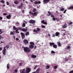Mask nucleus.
I'll return each instance as SVG.
<instances>
[{
	"mask_svg": "<svg viewBox=\"0 0 73 73\" xmlns=\"http://www.w3.org/2000/svg\"><path fill=\"white\" fill-rule=\"evenodd\" d=\"M36 57L37 56H36V55H35L34 54H32L31 55V57H32V58H36Z\"/></svg>",
	"mask_w": 73,
	"mask_h": 73,
	"instance_id": "4468645a",
	"label": "nucleus"
},
{
	"mask_svg": "<svg viewBox=\"0 0 73 73\" xmlns=\"http://www.w3.org/2000/svg\"><path fill=\"white\" fill-rule=\"evenodd\" d=\"M40 68H39L36 70V73H39V72H40Z\"/></svg>",
	"mask_w": 73,
	"mask_h": 73,
	"instance_id": "2eb2a0df",
	"label": "nucleus"
},
{
	"mask_svg": "<svg viewBox=\"0 0 73 73\" xmlns=\"http://www.w3.org/2000/svg\"><path fill=\"white\" fill-rule=\"evenodd\" d=\"M3 15H4V16H6V15H7V14L5 13L3 14Z\"/></svg>",
	"mask_w": 73,
	"mask_h": 73,
	"instance_id": "3c124183",
	"label": "nucleus"
},
{
	"mask_svg": "<svg viewBox=\"0 0 73 73\" xmlns=\"http://www.w3.org/2000/svg\"><path fill=\"white\" fill-rule=\"evenodd\" d=\"M36 67H37V65H36L35 66V67L34 68V69H36Z\"/></svg>",
	"mask_w": 73,
	"mask_h": 73,
	"instance_id": "37998d69",
	"label": "nucleus"
},
{
	"mask_svg": "<svg viewBox=\"0 0 73 73\" xmlns=\"http://www.w3.org/2000/svg\"><path fill=\"white\" fill-rule=\"evenodd\" d=\"M69 49H70V46H66V48H64V49L65 50H66V49L68 50Z\"/></svg>",
	"mask_w": 73,
	"mask_h": 73,
	"instance_id": "dca6fc26",
	"label": "nucleus"
},
{
	"mask_svg": "<svg viewBox=\"0 0 73 73\" xmlns=\"http://www.w3.org/2000/svg\"><path fill=\"white\" fill-rule=\"evenodd\" d=\"M29 47L30 49H33L34 48V45L30 44L29 46Z\"/></svg>",
	"mask_w": 73,
	"mask_h": 73,
	"instance_id": "f8f14e48",
	"label": "nucleus"
},
{
	"mask_svg": "<svg viewBox=\"0 0 73 73\" xmlns=\"http://www.w3.org/2000/svg\"><path fill=\"white\" fill-rule=\"evenodd\" d=\"M17 29V28L15 26L13 27V29L14 30H16V31Z\"/></svg>",
	"mask_w": 73,
	"mask_h": 73,
	"instance_id": "5701e85b",
	"label": "nucleus"
},
{
	"mask_svg": "<svg viewBox=\"0 0 73 73\" xmlns=\"http://www.w3.org/2000/svg\"><path fill=\"white\" fill-rule=\"evenodd\" d=\"M67 11V9H65L63 13H66V12Z\"/></svg>",
	"mask_w": 73,
	"mask_h": 73,
	"instance_id": "a19ab883",
	"label": "nucleus"
},
{
	"mask_svg": "<svg viewBox=\"0 0 73 73\" xmlns=\"http://www.w3.org/2000/svg\"><path fill=\"white\" fill-rule=\"evenodd\" d=\"M0 37L1 38H4V37H2L1 35H0Z\"/></svg>",
	"mask_w": 73,
	"mask_h": 73,
	"instance_id": "680f3d73",
	"label": "nucleus"
},
{
	"mask_svg": "<svg viewBox=\"0 0 73 73\" xmlns=\"http://www.w3.org/2000/svg\"><path fill=\"white\" fill-rule=\"evenodd\" d=\"M30 44H31V45H35V44H34V42H30Z\"/></svg>",
	"mask_w": 73,
	"mask_h": 73,
	"instance_id": "393cba45",
	"label": "nucleus"
},
{
	"mask_svg": "<svg viewBox=\"0 0 73 73\" xmlns=\"http://www.w3.org/2000/svg\"><path fill=\"white\" fill-rule=\"evenodd\" d=\"M50 68V66H48V65H47L46 66V69H48V68Z\"/></svg>",
	"mask_w": 73,
	"mask_h": 73,
	"instance_id": "e433bc0d",
	"label": "nucleus"
},
{
	"mask_svg": "<svg viewBox=\"0 0 73 73\" xmlns=\"http://www.w3.org/2000/svg\"><path fill=\"white\" fill-rule=\"evenodd\" d=\"M22 64H23V63H19V65L20 66H21V65H22Z\"/></svg>",
	"mask_w": 73,
	"mask_h": 73,
	"instance_id": "603ef678",
	"label": "nucleus"
},
{
	"mask_svg": "<svg viewBox=\"0 0 73 73\" xmlns=\"http://www.w3.org/2000/svg\"><path fill=\"white\" fill-rule=\"evenodd\" d=\"M48 15H47V16H50L51 15H52V13L49 12V11H48Z\"/></svg>",
	"mask_w": 73,
	"mask_h": 73,
	"instance_id": "4be33fe9",
	"label": "nucleus"
},
{
	"mask_svg": "<svg viewBox=\"0 0 73 73\" xmlns=\"http://www.w3.org/2000/svg\"><path fill=\"white\" fill-rule=\"evenodd\" d=\"M43 24L45 25H46V24H47V23L46 22H44Z\"/></svg>",
	"mask_w": 73,
	"mask_h": 73,
	"instance_id": "5fc2aeb1",
	"label": "nucleus"
},
{
	"mask_svg": "<svg viewBox=\"0 0 73 73\" xmlns=\"http://www.w3.org/2000/svg\"><path fill=\"white\" fill-rule=\"evenodd\" d=\"M51 53L52 54H54V53H55V52H54L53 50H52L51 51Z\"/></svg>",
	"mask_w": 73,
	"mask_h": 73,
	"instance_id": "c9c22d12",
	"label": "nucleus"
},
{
	"mask_svg": "<svg viewBox=\"0 0 73 73\" xmlns=\"http://www.w3.org/2000/svg\"><path fill=\"white\" fill-rule=\"evenodd\" d=\"M7 48V50H8V48H9V45L7 44V45H6V46L5 47H4V48H5H5Z\"/></svg>",
	"mask_w": 73,
	"mask_h": 73,
	"instance_id": "6ab92c4d",
	"label": "nucleus"
},
{
	"mask_svg": "<svg viewBox=\"0 0 73 73\" xmlns=\"http://www.w3.org/2000/svg\"><path fill=\"white\" fill-rule=\"evenodd\" d=\"M13 33H14V32H13L11 31L10 33V35H13Z\"/></svg>",
	"mask_w": 73,
	"mask_h": 73,
	"instance_id": "c756f323",
	"label": "nucleus"
},
{
	"mask_svg": "<svg viewBox=\"0 0 73 73\" xmlns=\"http://www.w3.org/2000/svg\"><path fill=\"white\" fill-rule=\"evenodd\" d=\"M52 37H55L56 36H55V34H52Z\"/></svg>",
	"mask_w": 73,
	"mask_h": 73,
	"instance_id": "79ce46f5",
	"label": "nucleus"
},
{
	"mask_svg": "<svg viewBox=\"0 0 73 73\" xmlns=\"http://www.w3.org/2000/svg\"><path fill=\"white\" fill-rule=\"evenodd\" d=\"M14 3L15 4H18L19 3V2H17V1H15L14 2Z\"/></svg>",
	"mask_w": 73,
	"mask_h": 73,
	"instance_id": "bb28decb",
	"label": "nucleus"
},
{
	"mask_svg": "<svg viewBox=\"0 0 73 73\" xmlns=\"http://www.w3.org/2000/svg\"><path fill=\"white\" fill-rule=\"evenodd\" d=\"M1 3H2L3 4H4L5 3V2L4 1L2 0L1 1Z\"/></svg>",
	"mask_w": 73,
	"mask_h": 73,
	"instance_id": "473e14b6",
	"label": "nucleus"
},
{
	"mask_svg": "<svg viewBox=\"0 0 73 73\" xmlns=\"http://www.w3.org/2000/svg\"><path fill=\"white\" fill-rule=\"evenodd\" d=\"M25 27V24L24 23L22 25V27Z\"/></svg>",
	"mask_w": 73,
	"mask_h": 73,
	"instance_id": "4c0bfd02",
	"label": "nucleus"
},
{
	"mask_svg": "<svg viewBox=\"0 0 73 73\" xmlns=\"http://www.w3.org/2000/svg\"><path fill=\"white\" fill-rule=\"evenodd\" d=\"M21 34L22 39H24L25 38V34L23 33H21Z\"/></svg>",
	"mask_w": 73,
	"mask_h": 73,
	"instance_id": "0eeeda50",
	"label": "nucleus"
},
{
	"mask_svg": "<svg viewBox=\"0 0 73 73\" xmlns=\"http://www.w3.org/2000/svg\"><path fill=\"white\" fill-rule=\"evenodd\" d=\"M25 71V69H23L22 72H21L20 73H25V72H24V71Z\"/></svg>",
	"mask_w": 73,
	"mask_h": 73,
	"instance_id": "72a5a7b5",
	"label": "nucleus"
},
{
	"mask_svg": "<svg viewBox=\"0 0 73 73\" xmlns=\"http://www.w3.org/2000/svg\"><path fill=\"white\" fill-rule=\"evenodd\" d=\"M1 43H3V44H4V42H3V41H1Z\"/></svg>",
	"mask_w": 73,
	"mask_h": 73,
	"instance_id": "774afa93",
	"label": "nucleus"
},
{
	"mask_svg": "<svg viewBox=\"0 0 73 73\" xmlns=\"http://www.w3.org/2000/svg\"><path fill=\"white\" fill-rule=\"evenodd\" d=\"M22 31L25 32H27V29L23 28L22 29Z\"/></svg>",
	"mask_w": 73,
	"mask_h": 73,
	"instance_id": "a211bd4d",
	"label": "nucleus"
},
{
	"mask_svg": "<svg viewBox=\"0 0 73 73\" xmlns=\"http://www.w3.org/2000/svg\"><path fill=\"white\" fill-rule=\"evenodd\" d=\"M60 35V33L58 32H56L55 33V36H58V37H59V35Z\"/></svg>",
	"mask_w": 73,
	"mask_h": 73,
	"instance_id": "ddd939ff",
	"label": "nucleus"
},
{
	"mask_svg": "<svg viewBox=\"0 0 73 73\" xmlns=\"http://www.w3.org/2000/svg\"><path fill=\"white\" fill-rule=\"evenodd\" d=\"M36 11V8H34L33 11V12H35Z\"/></svg>",
	"mask_w": 73,
	"mask_h": 73,
	"instance_id": "cd10ccee",
	"label": "nucleus"
},
{
	"mask_svg": "<svg viewBox=\"0 0 73 73\" xmlns=\"http://www.w3.org/2000/svg\"><path fill=\"white\" fill-rule=\"evenodd\" d=\"M13 38L14 40H15V36H13Z\"/></svg>",
	"mask_w": 73,
	"mask_h": 73,
	"instance_id": "338daca9",
	"label": "nucleus"
},
{
	"mask_svg": "<svg viewBox=\"0 0 73 73\" xmlns=\"http://www.w3.org/2000/svg\"><path fill=\"white\" fill-rule=\"evenodd\" d=\"M7 5H9V2H7Z\"/></svg>",
	"mask_w": 73,
	"mask_h": 73,
	"instance_id": "4d7b16f0",
	"label": "nucleus"
},
{
	"mask_svg": "<svg viewBox=\"0 0 73 73\" xmlns=\"http://www.w3.org/2000/svg\"><path fill=\"white\" fill-rule=\"evenodd\" d=\"M42 27L43 28H45V27L44 25H42Z\"/></svg>",
	"mask_w": 73,
	"mask_h": 73,
	"instance_id": "de8ad7c7",
	"label": "nucleus"
},
{
	"mask_svg": "<svg viewBox=\"0 0 73 73\" xmlns=\"http://www.w3.org/2000/svg\"><path fill=\"white\" fill-rule=\"evenodd\" d=\"M3 49L2 47H0V50H2Z\"/></svg>",
	"mask_w": 73,
	"mask_h": 73,
	"instance_id": "e2e57ef3",
	"label": "nucleus"
},
{
	"mask_svg": "<svg viewBox=\"0 0 73 73\" xmlns=\"http://www.w3.org/2000/svg\"><path fill=\"white\" fill-rule=\"evenodd\" d=\"M17 24H18V25H19V24H20V23H19L17 22L16 23Z\"/></svg>",
	"mask_w": 73,
	"mask_h": 73,
	"instance_id": "69168bd1",
	"label": "nucleus"
},
{
	"mask_svg": "<svg viewBox=\"0 0 73 73\" xmlns=\"http://www.w3.org/2000/svg\"><path fill=\"white\" fill-rule=\"evenodd\" d=\"M16 40L17 41H18V40H19V38H16Z\"/></svg>",
	"mask_w": 73,
	"mask_h": 73,
	"instance_id": "bf43d9fd",
	"label": "nucleus"
},
{
	"mask_svg": "<svg viewBox=\"0 0 73 73\" xmlns=\"http://www.w3.org/2000/svg\"><path fill=\"white\" fill-rule=\"evenodd\" d=\"M3 19V17H2L0 16V20H2Z\"/></svg>",
	"mask_w": 73,
	"mask_h": 73,
	"instance_id": "864d4df0",
	"label": "nucleus"
},
{
	"mask_svg": "<svg viewBox=\"0 0 73 73\" xmlns=\"http://www.w3.org/2000/svg\"><path fill=\"white\" fill-rule=\"evenodd\" d=\"M9 64L8 63L7 65V69H9Z\"/></svg>",
	"mask_w": 73,
	"mask_h": 73,
	"instance_id": "a878e982",
	"label": "nucleus"
},
{
	"mask_svg": "<svg viewBox=\"0 0 73 73\" xmlns=\"http://www.w3.org/2000/svg\"><path fill=\"white\" fill-rule=\"evenodd\" d=\"M17 29L16 30H15V32L17 33H19V32L18 31V30H20V31H22L23 30V28L21 27H17Z\"/></svg>",
	"mask_w": 73,
	"mask_h": 73,
	"instance_id": "20e7f679",
	"label": "nucleus"
},
{
	"mask_svg": "<svg viewBox=\"0 0 73 73\" xmlns=\"http://www.w3.org/2000/svg\"><path fill=\"white\" fill-rule=\"evenodd\" d=\"M23 43L25 44V45H27V44L29 43V42H28V41L27 39H25L23 41Z\"/></svg>",
	"mask_w": 73,
	"mask_h": 73,
	"instance_id": "39448f33",
	"label": "nucleus"
},
{
	"mask_svg": "<svg viewBox=\"0 0 73 73\" xmlns=\"http://www.w3.org/2000/svg\"><path fill=\"white\" fill-rule=\"evenodd\" d=\"M34 4H38V2L36 1H35L34 2Z\"/></svg>",
	"mask_w": 73,
	"mask_h": 73,
	"instance_id": "58836bf2",
	"label": "nucleus"
},
{
	"mask_svg": "<svg viewBox=\"0 0 73 73\" xmlns=\"http://www.w3.org/2000/svg\"><path fill=\"white\" fill-rule=\"evenodd\" d=\"M38 4H40L41 3V2L40 1H38Z\"/></svg>",
	"mask_w": 73,
	"mask_h": 73,
	"instance_id": "052dcab7",
	"label": "nucleus"
},
{
	"mask_svg": "<svg viewBox=\"0 0 73 73\" xmlns=\"http://www.w3.org/2000/svg\"><path fill=\"white\" fill-rule=\"evenodd\" d=\"M36 30L37 31L39 32V31H40L41 29H40L39 28H36Z\"/></svg>",
	"mask_w": 73,
	"mask_h": 73,
	"instance_id": "b1692460",
	"label": "nucleus"
},
{
	"mask_svg": "<svg viewBox=\"0 0 73 73\" xmlns=\"http://www.w3.org/2000/svg\"><path fill=\"white\" fill-rule=\"evenodd\" d=\"M29 23L31 24H35L36 23V21L35 20H31L29 21Z\"/></svg>",
	"mask_w": 73,
	"mask_h": 73,
	"instance_id": "6e6552de",
	"label": "nucleus"
},
{
	"mask_svg": "<svg viewBox=\"0 0 73 73\" xmlns=\"http://www.w3.org/2000/svg\"><path fill=\"white\" fill-rule=\"evenodd\" d=\"M44 22H45V21H44V20L41 21V22L42 23H43V24Z\"/></svg>",
	"mask_w": 73,
	"mask_h": 73,
	"instance_id": "09e8293b",
	"label": "nucleus"
},
{
	"mask_svg": "<svg viewBox=\"0 0 73 73\" xmlns=\"http://www.w3.org/2000/svg\"><path fill=\"white\" fill-rule=\"evenodd\" d=\"M60 10L61 11H64V10H65L64 8H62L60 9Z\"/></svg>",
	"mask_w": 73,
	"mask_h": 73,
	"instance_id": "c85d7f7f",
	"label": "nucleus"
},
{
	"mask_svg": "<svg viewBox=\"0 0 73 73\" xmlns=\"http://www.w3.org/2000/svg\"><path fill=\"white\" fill-rule=\"evenodd\" d=\"M43 1L44 3H48L49 2V0H44Z\"/></svg>",
	"mask_w": 73,
	"mask_h": 73,
	"instance_id": "9d476101",
	"label": "nucleus"
},
{
	"mask_svg": "<svg viewBox=\"0 0 73 73\" xmlns=\"http://www.w3.org/2000/svg\"><path fill=\"white\" fill-rule=\"evenodd\" d=\"M29 32H27L25 34V35L26 36H28V35H29Z\"/></svg>",
	"mask_w": 73,
	"mask_h": 73,
	"instance_id": "7c9ffc66",
	"label": "nucleus"
},
{
	"mask_svg": "<svg viewBox=\"0 0 73 73\" xmlns=\"http://www.w3.org/2000/svg\"><path fill=\"white\" fill-rule=\"evenodd\" d=\"M19 8H20V9H21L22 8V6H20L19 7Z\"/></svg>",
	"mask_w": 73,
	"mask_h": 73,
	"instance_id": "6e6d98bb",
	"label": "nucleus"
},
{
	"mask_svg": "<svg viewBox=\"0 0 73 73\" xmlns=\"http://www.w3.org/2000/svg\"><path fill=\"white\" fill-rule=\"evenodd\" d=\"M11 15H9L6 16V18L7 19H11Z\"/></svg>",
	"mask_w": 73,
	"mask_h": 73,
	"instance_id": "9b49d317",
	"label": "nucleus"
},
{
	"mask_svg": "<svg viewBox=\"0 0 73 73\" xmlns=\"http://www.w3.org/2000/svg\"><path fill=\"white\" fill-rule=\"evenodd\" d=\"M57 43L58 46H61V42H57Z\"/></svg>",
	"mask_w": 73,
	"mask_h": 73,
	"instance_id": "f3484780",
	"label": "nucleus"
},
{
	"mask_svg": "<svg viewBox=\"0 0 73 73\" xmlns=\"http://www.w3.org/2000/svg\"><path fill=\"white\" fill-rule=\"evenodd\" d=\"M73 24V22H70L69 24V25H71Z\"/></svg>",
	"mask_w": 73,
	"mask_h": 73,
	"instance_id": "a18cd8bd",
	"label": "nucleus"
},
{
	"mask_svg": "<svg viewBox=\"0 0 73 73\" xmlns=\"http://www.w3.org/2000/svg\"><path fill=\"white\" fill-rule=\"evenodd\" d=\"M36 48H37V46H35L34 48V49H35Z\"/></svg>",
	"mask_w": 73,
	"mask_h": 73,
	"instance_id": "13d9d810",
	"label": "nucleus"
},
{
	"mask_svg": "<svg viewBox=\"0 0 73 73\" xmlns=\"http://www.w3.org/2000/svg\"><path fill=\"white\" fill-rule=\"evenodd\" d=\"M22 48H23V50L24 52H26V53H29V52L31 51V49H30L29 47L22 46Z\"/></svg>",
	"mask_w": 73,
	"mask_h": 73,
	"instance_id": "f257e3e1",
	"label": "nucleus"
},
{
	"mask_svg": "<svg viewBox=\"0 0 73 73\" xmlns=\"http://www.w3.org/2000/svg\"><path fill=\"white\" fill-rule=\"evenodd\" d=\"M51 17H54V15H51Z\"/></svg>",
	"mask_w": 73,
	"mask_h": 73,
	"instance_id": "c03bdc74",
	"label": "nucleus"
},
{
	"mask_svg": "<svg viewBox=\"0 0 73 73\" xmlns=\"http://www.w3.org/2000/svg\"><path fill=\"white\" fill-rule=\"evenodd\" d=\"M21 6L22 7V6H23V4L22 3H21Z\"/></svg>",
	"mask_w": 73,
	"mask_h": 73,
	"instance_id": "0e129e2a",
	"label": "nucleus"
},
{
	"mask_svg": "<svg viewBox=\"0 0 73 73\" xmlns=\"http://www.w3.org/2000/svg\"><path fill=\"white\" fill-rule=\"evenodd\" d=\"M68 9L69 10L70 9H73V6H71L70 7H69Z\"/></svg>",
	"mask_w": 73,
	"mask_h": 73,
	"instance_id": "412c9836",
	"label": "nucleus"
},
{
	"mask_svg": "<svg viewBox=\"0 0 73 73\" xmlns=\"http://www.w3.org/2000/svg\"><path fill=\"white\" fill-rule=\"evenodd\" d=\"M33 32H35V33H37L38 32L36 30V29H34L33 30Z\"/></svg>",
	"mask_w": 73,
	"mask_h": 73,
	"instance_id": "2f4dec72",
	"label": "nucleus"
},
{
	"mask_svg": "<svg viewBox=\"0 0 73 73\" xmlns=\"http://www.w3.org/2000/svg\"><path fill=\"white\" fill-rule=\"evenodd\" d=\"M31 68H26V73H29L31 72Z\"/></svg>",
	"mask_w": 73,
	"mask_h": 73,
	"instance_id": "423d86ee",
	"label": "nucleus"
},
{
	"mask_svg": "<svg viewBox=\"0 0 73 73\" xmlns=\"http://www.w3.org/2000/svg\"><path fill=\"white\" fill-rule=\"evenodd\" d=\"M56 20L57 21H58L59 20V19H58L57 18H56Z\"/></svg>",
	"mask_w": 73,
	"mask_h": 73,
	"instance_id": "49530a36",
	"label": "nucleus"
},
{
	"mask_svg": "<svg viewBox=\"0 0 73 73\" xmlns=\"http://www.w3.org/2000/svg\"><path fill=\"white\" fill-rule=\"evenodd\" d=\"M15 73H17V69L15 70Z\"/></svg>",
	"mask_w": 73,
	"mask_h": 73,
	"instance_id": "8fccbe9b",
	"label": "nucleus"
},
{
	"mask_svg": "<svg viewBox=\"0 0 73 73\" xmlns=\"http://www.w3.org/2000/svg\"><path fill=\"white\" fill-rule=\"evenodd\" d=\"M56 19V18H54V17H53L52 19V20L53 21H55Z\"/></svg>",
	"mask_w": 73,
	"mask_h": 73,
	"instance_id": "ea45409f",
	"label": "nucleus"
},
{
	"mask_svg": "<svg viewBox=\"0 0 73 73\" xmlns=\"http://www.w3.org/2000/svg\"><path fill=\"white\" fill-rule=\"evenodd\" d=\"M29 13L30 15H32L33 16H37V12H34L33 13L32 12L30 11L29 12Z\"/></svg>",
	"mask_w": 73,
	"mask_h": 73,
	"instance_id": "7ed1b4c3",
	"label": "nucleus"
},
{
	"mask_svg": "<svg viewBox=\"0 0 73 73\" xmlns=\"http://www.w3.org/2000/svg\"><path fill=\"white\" fill-rule=\"evenodd\" d=\"M50 46H52V45H53V47L55 49L57 48V45L56 44H55L53 42L50 43Z\"/></svg>",
	"mask_w": 73,
	"mask_h": 73,
	"instance_id": "f03ea898",
	"label": "nucleus"
},
{
	"mask_svg": "<svg viewBox=\"0 0 73 73\" xmlns=\"http://www.w3.org/2000/svg\"><path fill=\"white\" fill-rule=\"evenodd\" d=\"M6 51V49H5V48H4V49L2 51L3 54V55H5Z\"/></svg>",
	"mask_w": 73,
	"mask_h": 73,
	"instance_id": "1a4fd4ad",
	"label": "nucleus"
},
{
	"mask_svg": "<svg viewBox=\"0 0 73 73\" xmlns=\"http://www.w3.org/2000/svg\"><path fill=\"white\" fill-rule=\"evenodd\" d=\"M66 27H67V25H66V23H65L63 25V28H66Z\"/></svg>",
	"mask_w": 73,
	"mask_h": 73,
	"instance_id": "aec40b11",
	"label": "nucleus"
},
{
	"mask_svg": "<svg viewBox=\"0 0 73 73\" xmlns=\"http://www.w3.org/2000/svg\"><path fill=\"white\" fill-rule=\"evenodd\" d=\"M54 69H56L57 68V66H55L54 67Z\"/></svg>",
	"mask_w": 73,
	"mask_h": 73,
	"instance_id": "f704fd0d",
	"label": "nucleus"
}]
</instances>
